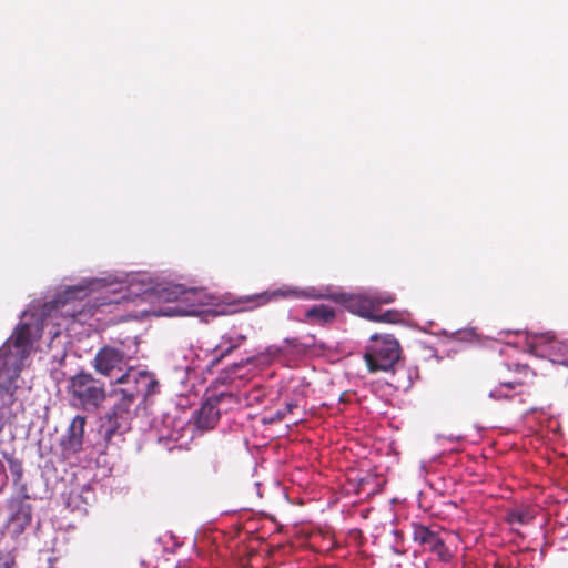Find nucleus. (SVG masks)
<instances>
[{
  "instance_id": "nucleus-20",
  "label": "nucleus",
  "mask_w": 568,
  "mask_h": 568,
  "mask_svg": "<svg viewBox=\"0 0 568 568\" xmlns=\"http://www.w3.org/2000/svg\"><path fill=\"white\" fill-rule=\"evenodd\" d=\"M2 568H18L14 558L8 555L2 564Z\"/></svg>"
},
{
  "instance_id": "nucleus-12",
  "label": "nucleus",
  "mask_w": 568,
  "mask_h": 568,
  "mask_svg": "<svg viewBox=\"0 0 568 568\" xmlns=\"http://www.w3.org/2000/svg\"><path fill=\"white\" fill-rule=\"evenodd\" d=\"M524 385V379H501V377H498L497 385L489 390L488 396L494 400H511L516 389Z\"/></svg>"
},
{
  "instance_id": "nucleus-22",
  "label": "nucleus",
  "mask_w": 568,
  "mask_h": 568,
  "mask_svg": "<svg viewBox=\"0 0 568 568\" xmlns=\"http://www.w3.org/2000/svg\"><path fill=\"white\" fill-rule=\"evenodd\" d=\"M113 302L118 303V300L103 301V302H101L99 305H106V304H111V303H113Z\"/></svg>"
},
{
  "instance_id": "nucleus-21",
  "label": "nucleus",
  "mask_w": 568,
  "mask_h": 568,
  "mask_svg": "<svg viewBox=\"0 0 568 568\" xmlns=\"http://www.w3.org/2000/svg\"><path fill=\"white\" fill-rule=\"evenodd\" d=\"M24 524H28L31 520V516L29 511H22Z\"/></svg>"
},
{
  "instance_id": "nucleus-6",
  "label": "nucleus",
  "mask_w": 568,
  "mask_h": 568,
  "mask_svg": "<svg viewBox=\"0 0 568 568\" xmlns=\"http://www.w3.org/2000/svg\"><path fill=\"white\" fill-rule=\"evenodd\" d=\"M412 536L413 540L419 544L424 551L432 552L438 560L443 562L452 560L453 555L437 531L422 524L414 523L412 525Z\"/></svg>"
},
{
  "instance_id": "nucleus-8",
  "label": "nucleus",
  "mask_w": 568,
  "mask_h": 568,
  "mask_svg": "<svg viewBox=\"0 0 568 568\" xmlns=\"http://www.w3.org/2000/svg\"><path fill=\"white\" fill-rule=\"evenodd\" d=\"M224 402L239 403L236 396L232 393H220L209 397L197 412L195 424L199 429L211 430L220 419L219 405Z\"/></svg>"
},
{
  "instance_id": "nucleus-2",
  "label": "nucleus",
  "mask_w": 568,
  "mask_h": 568,
  "mask_svg": "<svg viewBox=\"0 0 568 568\" xmlns=\"http://www.w3.org/2000/svg\"><path fill=\"white\" fill-rule=\"evenodd\" d=\"M68 393L74 405L83 409H97L105 400L104 384L90 373H78L69 379Z\"/></svg>"
},
{
  "instance_id": "nucleus-13",
  "label": "nucleus",
  "mask_w": 568,
  "mask_h": 568,
  "mask_svg": "<svg viewBox=\"0 0 568 568\" xmlns=\"http://www.w3.org/2000/svg\"><path fill=\"white\" fill-rule=\"evenodd\" d=\"M336 317L334 308L321 304L308 308L305 313V321L313 325H325L332 323Z\"/></svg>"
},
{
  "instance_id": "nucleus-16",
  "label": "nucleus",
  "mask_w": 568,
  "mask_h": 568,
  "mask_svg": "<svg viewBox=\"0 0 568 568\" xmlns=\"http://www.w3.org/2000/svg\"><path fill=\"white\" fill-rule=\"evenodd\" d=\"M158 292L164 301L173 302L181 298L186 293V288L181 284L168 283L162 285Z\"/></svg>"
},
{
  "instance_id": "nucleus-3",
  "label": "nucleus",
  "mask_w": 568,
  "mask_h": 568,
  "mask_svg": "<svg viewBox=\"0 0 568 568\" xmlns=\"http://www.w3.org/2000/svg\"><path fill=\"white\" fill-rule=\"evenodd\" d=\"M399 357V343L392 335H373L364 354L368 371L372 373L393 369Z\"/></svg>"
},
{
  "instance_id": "nucleus-19",
  "label": "nucleus",
  "mask_w": 568,
  "mask_h": 568,
  "mask_svg": "<svg viewBox=\"0 0 568 568\" xmlns=\"http://www.w3.org/2000/svg\"><path fill=\"white\" fill-rule=\"evenodd\" d=\"M298 407V405L296 403H286L284 408L282 409H278L274 413V415L272 417H270V422L271 423H274V422H281L283 419L286 418V416L288 414H292L294 412V409H296Z\"/></svg>"
},
{
  "instance_id": "nucleus-9",
  "label": "nucleus",
  "mask_w": 568,
  "mask_h": 568,
  "mask_svg": "<svg viewBox=\"0 0 568 568\" xmlns=\"http://www.w3.org/2000/svg\"><path fill=\"white\" fill-rule=\"evenodd\" d=\"M227 469L226 455L222 446L206 448L197 462V471L205 479L222 476Z\"/></svg>"
},
{
  "instance_id": "nucleus-18",
  "label": "nucleus",
  "mask_w": 568,
  "mask_h": 568,
  "mask_svg": "<svg viewBox=\"0 0 568 568\" xmlns=\"http://www.w3.org/2000/svg\"><path fill=\"white\" fill-rule=\"evenodd\" d=\"M402 320V315L396 310H387L381 314H377L374 312L373 317L371 321L378 322V323H398Z\"/></svg>"
},
{
  "instance_id": "nucleus-11",
  "label": "nucleus",
  "mask_w": 568,
  "mask_h": 568,
  "mask_svg": "<svg viewBox=\"0 0 568 568\" xmlns=\"http://www.w3.org/2000/svg\"><path fill=\"white\" fill-rule=\"evenodd\" d=\"M84 426L85 417L77 415L72 419L60 443L62 454L65 457H69L82 450Z\"/></svg>"
},
{
  "instance_id": "nucleus-23",
  "label": "nucleus",
  "mask_w": 568,
  "mask_h": 568,
  "mask_svg": "<svg viewBox=\"0 0 568 568\" xmlns=\"http://www.w3.org/2000/svg\"><path fill=\"white\" fill-rule=\"evenodd\" d=\"M255 392H256V393H258V395H256V396L254 397V399H255V400H257V402L260 403V402H261V397H262V396H261V390H255Z\"/></svg>"
},
{
  "instance_id": "nucleus-7",
  "label": "nucleus",
  "mask_w": 568,
  "mask_h": 568,
  "mask_svg": "<svg viewBox=\"0 0 568 568\" xmlns=\"http://www.w3.org/2000/svg\"><path fill=\"white\" fill-rule=\"evenodd\" d=\"M128 361L125 354L112 346H104L94 356L93 367L94 369L104 376L115 379L119 377V373L122 374L126 367Z\"/></svg>"
},
{
  "instance_id": "nucleus-17",
  "label": "nucleus",
  "mask_w": 568,
  "mask_h": 568,
  "mask_svg": "<svg viewBox=\"0 0 568 568\" xmlns=\"http://www.w3.org/2000/svg\"><path fill=\"white\" fill-rule=\"evenodd\" d=\"M508 371L514 373V376L510 377H501V379H526L528 377L535 376V372L527 364L516 363L513 366L507 365Z\"/></svg>"
},
{
  "instance_id": "nucleus-15",
  "label": "nucleus",
  "mask_w": 568,
  "mask_h": 568,
  "mask_svg": "<svg viewBox=\"0 0 568 568\" xmlns=\"http://www.w3.org/2000/svg\"><path fill=\"white\" fill-rule=\"evenodd\" d=\"M535 519L532 510L529 508H516L507 513L506 521L510 525H529Z\"/></svg>"
},
{
  "instance_id": "nucleus-5",
  "label": "nucleus",
  "mask_w": 568,
  "mask_h": 568,
  "mask_svg": "<svg viewBox=\"0 0 568 568\" xmlns=\"http://www.w3.org/2000/svg\"><path fill=\"white\" fill-rule=\"evenodd\" d=\"M118 400L108 412L101 424V433L106 442L115 436H121L131 429V423L135 416V402L116 396Z\"/></svg>"
},
{
  "instance_id": "nucleus-14",
  "label": "nucleus",
  "mask_w": 568,
  "mask_h": 568,
  "mask_svg": "<svg viewBox=\"0 0 568 568\" xmlns=\"http://www.w3.org/2000/svg\"><path fill=\"white\" fill-rule=\"evenodd\" d=\"M245 341H246V336L243 334H236V335L224 334L221 337L220 344L215 347V351L222 348L223 346H226V347L221 352V354L219 356H216L212 361L211 366L219 364L225 356H227L233 351L239 348Z\"/></svg>"
},
{
  "instance_id": "nucleus-4",
  "label": "nucleus",
  "mask_w": 568,
  "mask_h": 568,
  "mask_svg": "<svg viewBox=\"0 0 568 568\" xmlns=\"http://www.w3.org/2000/svg\"><path fill=\"white\" fill-rule=\"evenodd\" d=\"M114 383L119 387L113 390V396H120L135 403L139 398L144 400L148 396L155 393V388L159 386L158 381L152 374L133 367L126 368L124 373L115 378Z\"/></svg>"
},
{
  "instance_id": "nucleus-10",
  "label": "nucleus",
  "mask_w": 568,
  "mask_h": 568,
  "mask_svg": "<svg viewBox=\"0 0 568 568\" xmlns=\"http://www.w3.org/2000/svg\"><path fill=\"white\" fill-rule=\"evenodd\" d=\"M32 348L31 327L29 324H21L14 333L2 344V357L13 354L18 362L22 363Z\"/></svg>"
},
{
  "instance_id": "nucleus-24",
  "label": "nucleus",
  "mask_w": 568,
  "mask_h": 568,
  "mask_svg": "<svg viewBox=\"0 0 568 568\" xmlns=\"http://www.w3.org/2000/svg\"><path fill=\"white\" fill-rule=\"evenodd\" d=\"M48 568H54L51 560L49 562V567Z\"/></svg>"
},
{
  "instance_id": "nucleus-1",
  "label": "nucleus",
  "mask_w": 568,
  "mask_h": 568,
  "mask_svg": "<svg viewBox=\"0 0 568 568\" xmlns=\"http://www.w3.org/2000/svg\"><path fill=\"white\" fill-rule=\"evenodd\" d=\"M288 297H303L310 300H331L335 303L342 304L349 312L369 320L373 317L374 312H377L382 305L392 304L395 302L396 296L394 293L366 291L357 294H349L336 290L332 286L325 287H307L298 290L296 287L278 288L274 291H265L260 294L245 296L243 302L255 303V306L265 305L271 301Z\"/></svg>"
}]
</instances>
